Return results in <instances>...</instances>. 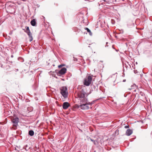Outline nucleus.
<instances>
[{"label": "nucleus", "instance_id": "obj_1", "mask_svg": "<svg viewBox=\"0 0 152 152\" xmlns=\"http://www.w3.org/2000/svg\"><path fill=\"white\" fill-rule=\"evenodd\" d=\"M60 93L64 98H66L68 96L67 88L66 86H62L60 88Z\"/></svg>", "mask_w": 152, "mask_h": 152}, {"label": "nucleus", "instance_id": "obj_2", "mask_svg": "<svg viewBox=\"0 0 152 152\" xmlns=\"http://www.w3.org/2000/svg\"><path fill=\"white\" fill-rule=\"evenodd\" d=\"M92 80L91 76H88L87 77L85 78L83 82L84 85L86 86H89L91 83Z\"/></svg>", "mask_w": 152, "mask_h": 152}, {"label": "nucleus", "instance_id": "obj_3", "mask_svg": "<svg viewBox=\"0 0 152 152\" xmlns=\"http://www.w3.org/2000/svg\"><path fill=\"white\" fill-rule=\"evenodd\" d=\"M93 102L91 103L90 102H88L87 99V98L84 97L83 98V99L80 100V104H88L89 105H91L92 104L94 103Z\"/></svg>", "mask_w": 152, "mask_h": 152}, {"label": "nucleus", "instance_id": "obj_4", "mask_svg": "<svg viewBox=\"0 0 152 152\" xmlns=\"http://www.w3.org/2000/svg\"><path fill=\"white\" fill-rule=\"evenodd\" d=\"M86 93L84 91L82 90L80 91L78 93V96L79 98H83L85 97V95Z\"/></svg>", "mask_w": 152, "mask_h": 152}, {"label": "nucleus", "instance_id": "obj_5", "mask_svg": "<svg viewBox=\"0 0 152 152\" xmlns=\"http://www.w3.org/2000/svg\"><path fill=\"white\" fill-rule=\"evenodd\" d=\"M19 119L18 117L13 118L12 120V122L14 124L13 125L14 126H16L18 125V123L19 122Z\"/></svg>", "mask_w": 152, "mask_h": 152}, {"label": "nucleus", "instance_id": "obj_6", "mask_svg": "<svg viewBox=\"0 0 152 152\" xmlns=\"http://www.w3.org/2000/svg\"><path fill=\"white\" fill-rule=\"evenodd\" d=\"M66 69L65 67H63L60 70L58 73L59 75H64L66 72Z\"/></svg>", "mask_w": 152, "mask_h": 152}, {"label": "nucleus", "instance_id": "obj_7", "mask_svg": "<svg viewBox=\"0 0 152 152\" xmlns=\"http://www.w3.org/2000/svg\"><path fill=\"white\" fill-rule=\"evenodd\" d=\"M80 107L81 109L83 110H87L89 108V107L88 106V104H81Z\"/></svg>", "mask_w": 152, "mask_h": 152}, {"label": "nucleus", "instance_id": "obj_8", "mask_svg": "<svg viewBox=\"0 0 152 152\" xmlns=\"http://www.w3.org/2000/svg\"><path fill=\"white\" fill-rule=\"evenodd\" d=\"M69 106V104L68 102H64L63 104V108L64 109H67Z\"/></svg>", "mask_w": 152, "mask_h": 152}, {"label": "nucleus", "instance_id": "obj_9", "mask_svg": "<svg viewBox=\"0 0 152 152\" xmlns=\"http://www.w3.org/2000/svg\"><path fill=\"white\" fill-rule=\"evenodd\" d=\"M132 130L130 129H129L127 130L126 132V134L128 136L130 135L132 133Z\"/></svg>", "mask_w": 152, "mask_h": 152}, {"label": "nucleus", "instance_id": "obj_10", "mask_svg": "<svg viewBox=\"0 0 152 152\" xmlns=\"http://www.w3.org/2000/svg\"><path fill=\"white\" fill-rule=\"evenodd\" d=\"M29 36V38H30L29 41L31 42L33 39V38L32 36L31 33L30 31L27 32L26 33Z\"/></svg>", "mask_w": 152, "mask_h": 152}, {"label": "nucleus", "instance_id": "obj_11", "mask_svg": "<svg viewBox=\"0 0 152 152\" xmlns=\"http://www.w3.org/2000/svg\"><path fill=\"white\" fill-rule=\"evenodd\" d=\"M36 23V21L34 19L32 20L31 22V25L33 26H34Z\"/></svg>", "mask_w": 152, "mask_h": 152}, {"label": "nucleus", "instance_id": "obj_12", "mask_svg": "<svg viewBox=\"0 0 152 152\" xmlns=\"http://www.w3.org/2000/svg\"><path fill=\"white\" fill-rule=\"evenodd\" d=\"M28 134L29 135L32 136L34 135V131L32 130H30L28 132Z\"/></svg>", "mask_w": 152, "mask_h": 152}, {"label": "nucleus", "instance_id": "obj_13", "mask_svg": "<svg viewBox=\"0 0 152 152\" xmlns=\"http://www.w3.org/2000/svg\"><path fill=\"white\" fill-rule=\"evenodd\" d=\"M84 28L85 30H86L87 31V32L89 33V34L91 36L92 35V33L91 32L90 30L88 28Z\"/></svg>", "mask_w": 152, "mask_h": 152}, {"label": "nucleus", "instance_id": "obj_14", "mask_svg": "<svg viewBox=\"0 0 152 152\" xmlns=\"http://www.w3.org/2000/svg\"><path fill=\"white\" fill-rule=\"evenodd\" d=\"M26 31H25L26 33L30 31L29 30V28L28 26H26Z\"/></svg>", "mask_w": 152, "mask_h": 152}, {"label": "nucleus", "instance_id": "obj_15", "mask_svg": "<svg viewBox=\"0 0 152 152\" xmlns=\"http://www.w3.org/2000/svg\"><path fill=\"white\" fill-rule=\"evenodd\" d=\"M90 140L94 143V145H96V141H95L94 140H93L91 138H90Z\"/></svg>", "mask_w": 152, "mask_h": 152}, {"label": "nucleus", "instance_id": "obj_16", "mask_svg": "<svg viewBox=\"0 0 152 152\" xmlns=\"http://www.w3.org/2000/svg\"><path fill=\"white\" fill-rule=\"evenodd\" d=\"M135 85H132L131 86V88H129V90H132V89H133V88H134V87H135Z\"/></svg>", "mask_w": 152, "mask_h": 152}, {"label": "nucleus", "instance_id": "obj_17", "mask_svg": "<svg viewBox=\"0 0 152 152\" xmlns=\"http://www.w3.org/2000/svg\"><path fill=\"white\" fill-rule=\"evenodd\" d=\"M25 150L26 151H28L29 149H30V148L29 147L28 148H27V147H28V145H25Z\"/></svg>", "mask_w": 152, "mask_h": 152}, {"label": "nucleus", "instance_id": "obj_18", "mask_svg": "<svg viewBox=\"0 0 152 152\" xmlns=\"http://www.w3.org/2000/svg\"><path fill=\"white\" fill-rule=\"evenodd\" d=\"M129 125L125 126L124 127V128L126 129L128 128H129Z\"/></svg>", "mask_w": 152, "mask_h": 152}, {"label": "nucleus", "instance_id": "obj_19", "mask_svg": "<svg viewBox=\"0 0 152 152\" xmlns=\"http://www.w3.org/2000/svg\"><path fill=\"white\" fill-rule=\"evenodd\" d=\"M64 66V65H63L62 64L58 66V67H59V68L61 67L62 66Z\"/></svg>", "mask_w": 152, "mask_h": 152}, {"label": "nucleus", "instance_id": "obj_20", "mask_svg": "<svg viewBox=\"0 0 152 152\" xmlns=\"http://www.w3.org/2000/svg\"><path fill=\"white\" fill-rule=\"evenodd\" d=\"M105 1L104 0H101L100 1L102 2V3H103V2H104Z\"/></svg>", "mask_w": 152, "mask_h": 152}, {"label": "nucleus", "instance_id": "obj_21", "mask_svg": "<svg viewBox=\"0 0 152 152\" xmlns=\"http://www.w3.org/2000/svg\"><path fill=\"white\" fill-rule=\"evenodd\" d=\"M108 43V42H107L106 43V45H107V44ZM108 46V45H106L105 46V47H107V46Z\"/></svg>", "mask_w": 152, "mask_h": 152}, {"label": "nucleus", "instance_id": "obj_22", "mask_svg": "<svg viewBox=\"0 0 152 152\" xmlns=\"http://www.w3.org/2000/svg\"><path fill=\"white\" fill-rule=\"evenodd\" d=\"M126 80H124L123 81V82H125L126 81Z\"/></svg>", "mask_w": 152, "mask_h": 152}, {"label": "nucleus", "instance_id": "obj_23", "mask_svg": "<svg viewBox=\"0 0 152 152\" xmlns=\"http://www.w3.org/2000/svg\"><path fill=\"white\" fill-rule=\"evenodd\" d=\"M21 1H25L26 0H21Z\"/></svg>", "mask_w": 152, "mask_h": 152}, {"label": "nucleus", "instance_id": "obj_24", "mask_svg": "<svg viewBox=\"0 0 152 152\" xmlns=\"http://www.w3.org/2000/svg\"><path fill=\"white\" fill-rule=\"evenodd\" d=\"M15 150H17V149H16V148H15Z\"/></svg>", "mask_w": 152, "mask_h": 152}, {"label": "nucleus", "instance_id": "obj_25", "mask_svg": "<svg viewBox=\"0 0 152 152\" xmlns=\"http://www.w3.org/2000/svg\"><path fill=\"white\" fill-rule=\"evenodd\" d=\"M105 98V97H102V98Z\"/></svg>", "mask_w": 152, "mask_h": 152}, {"label": "nucleus", "instance_id": "obj_26", "mask_svg": "<svg viewBox=\"0 0 152 152\" xmlns=\"http://www.w3.org/2000/svg\"><path fill=\"white\" fill-rule=\"evenodd\" d=\"M25 147V146H24V147H23V148H25L24 147Z\"/></svg>", "mask_w": 152, "mask_h": 152}, {"label": "nucleus", "instance_id": "obj_27", "mask_svg": "<svg viewBox=\"0 0 152 152\" xmlns=\"http://www.w3.org/2000/svg\"><path fill=\"white\" fill-rule=\"evenodd\" d=\"M136 64H137V62H136Z\"/></svg>", "mask_w": 152, "mask_h": 152}, {"label": "nucleus", "instance_id": "obj_28", "mask_svg": "<svg viewBox=\"0 0 152 152\" xmlns=\"http://www.w3.org/2000/svg\"><path fill=\"white\" fill-rule=\"evenodd\" d=\"M151 134H152V132H151Z\"/></svg>", "mask_w": 152, "mask_h": 152}]
</instances>
